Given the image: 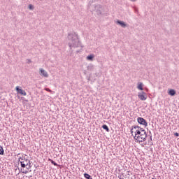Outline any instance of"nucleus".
I'll use <instances>...</instances> for the list:
<instances>
[{"label":"nucleus","instance_id":"9d476101","mask_svg":"<svg viewBox=\"0 0 179 179\" xmlns=\"http://www.w3.org/2000/svg\"><path fill=\"white\" fill-rule=\"evenodd\" d=\"M134 134H135L133 136L136 141V138H138V136H141V135H142V134L141 133V131H139V130H135Z\"/></svg>","mask_w":179,"mask_h":179},{"label":"nucleus","instance_id":"c85d7f7f","mask_svg":"<svg viewBox=\"0 0 179 179\" xmlns=\"http://www.w3.org/2000/svg\"><path fill=\"white\" fill-rule=\"evenodd\" d=\"M150 139H151V141H152V136H150Z\"/></svg>","mask_w":179,"mask_h":179},{"label":"nucleus","instance_id":"39448f33","mask_svg":"<svg viewBox=\"0 0 179 179\" xmlns=\"http://www.w3.org/2000/svg\"><path fill=\"white\" fill-rule=\"evenodd\" d=\"M148 137L147 134H141V136H138L136 138L137 142H145L146 141V138Z\"/></svg>","mask_w":179,"mask_h":179},{"label":"nucleus","instance_id":"ddd939ff","mask_svg":"<svg viewBox=\"0 0 179 179\" xmlns=\"http://www.w3.org/2000/svg\"><path fill=\"white\" fill-rule=\"evenodd\" d=\"M168 94H169V96H176V90L171 89L169 90Z\"/></svg>","mask_w":179,"mask_h":179},{"label":"nucleus","instance_id":"2eb2a0df","mask_svg":"<svg viewBox=\"0 0 179 179\" xmlns=\"http://www.w3.org/2000/svg\"><path fill=\"white\" fill-rule=\"evenodd\" d=\"M94 58V55H90L87 57V61H93Z\"/></svg>","mask_w":179,"mask_h":179},{"label":"nucleus","instance_id":"20e7f679","mask_svg":"<svg viewBox=\"0 0 179 179\" xmlns=\"http://www.w3.org/2000/svg\"><path fill=\"white\" fill-rule=\"evenodd\" d=\"M138 97L140 99V100H142V101H145L146 99H148V96L146 95V92H141L138 93Z\"/></svg>","mask_w":179,"mask_h":179},{"label":"nucleus","instance_id":"6ab92c4d","mask_svg":"<svg viewBox=\"0 0 179 179\" xmlns=\"http://www.w3.org/2000/svg\"><path fill=\"white\" fill-rule=\"evenodd\" d=\"M84 177L86 179H93V178H92V176L88 173H84Z\"/></svg>","mask_w":179,"mask_h":179},{"label":"nucleus","instance_id":"0eeeda50","mask_svg":"<svg viewBox=\"0 0 179 179\" xmlns=\"http://www.w3.org/2000/svg\"><path fill=\"white\" fill-rule=\"evenodd\" d=\"M15 90L17 91V92L19 94H21L22 96H27V93H26V91L25 90H22L20 87H19V86H17L15 87Z\"/></svg>","mask_w":179,"mask_h":179},{"label":"nucleus","instance_id":"4be33fe9","mask_svg":"<svg viewBox=\"0 0 179 179\" xmlns=\"http://www.w3.org/2000/svg\"><path fill=\"white\" fill-rule=\"evenodd\" d=\"M136 131H140V132H143L145 131L143 128L140 127V129H136Z\"/></svg>","mask_w":179,"mask_h":179},{"label":"nucleus","instance_id":"9b49d317","mask_svg":"<svg viewBox=\"0 0 179 179\" xmlns=\"http://www.w3.org/2000/svg\"><path fill=\"white\" fill-rule=\"evenodd\" d=\"M117 24H120L121 26V27H123V28L127 27V24L125 22H124V21L117 20Z\"/></svg>","mask_w":179,"mask_h":179},{"label":"nucleus","instance_id":"b1692460","mask_svg":"<svg viewBox=\"0 0 179 179\" xmlns=\"http://www.w3.org/2000/svg\"><path fill=\"white\" fill-rule=\"evenodd\" d=\"M45 90H46V92H51V90H50V88H45Z\"/></svg>","mask_w":179,"mask_h":179},{"label":"nucleus","instance_id":"7ed1b4c3","mask_svg":"<svg viewBox=\"0 0 179 179\" xmlns=\"http://www.w3.org/2000/svg\"><path fill=\"white\" fill-rule=\"evenodd\" d=\"M90 9L91 10L94 11L97 13V15H101V12H103V6L100 4H94L90 6Z\"/></svg>","mask_w":179,"mask_h":179},{"label":"nucleus","instance_id":"dca6fc26","mask_svg":"<svg viewBox=\"0 0 179 179\" xmlns=\"http://www.w3.org/2000/svg\"><path fill=\"white\" fill-rule=\"evenodd\" d=\"M102 128L103 129H105L106 132H110V129L108 128V126H107L106 124H103Z\"/></svg>","mask_w":179,"mask_h":179},{"label":"nucleus","instance_id":"aec40b11","mask_svg":"<svg viewBox=\"0 0 179 179\" xmlns=\"http://www.w3.org/2000/svg\"><path fill=\"white\" fill-rule=\"evenodd\" d=\"M49 162H50V163H52V164H53V166H58V164H57V162H54V160L49 159Z\"/></svg>","mask_w":179,"mask_h":179},{"label":"nucleus","instance_id":"1a4fd4ad","mask_svg":"<svg viewBox=\"0 0 179 179\" xmlns=\"http://www.w3.org/2000/svg\"><path fill=\"white\" fill-rule=\"evenodd\" d=\"M136 129H141V127L136 126V125H134L131 127V134L132 136H134V132H135V131H136Z\"/></svg>","mask_w":179,"mask_h":179},{"label":"nucleus","instance_id":"6e6552de","mask_svg":"<svg viewBox=\"0 0 179 179\" xmlns=\"http://www.w3.org/2000/svg\"><path fill=\"white\" fill-rule=\"evenodd\" d=\"M40 75L41 76H44V78H48V73L45 71L43 69H40Z\"/></svg>","mask_w":179,"mask_h":179},{"label":"nucleus","instance_id":"5701e85b","mask_svg":"<svg viewBox=\"0 0 179 179\" xmlns=\"http://www.w3.org/2000/svg\"><path fill=\"white\" fill-rule=\"evenodd\" d=\"M141 135H147L146 134V131H140Z\"/></svg>","mask_w":179,"mask_h":179},{"label":"nucleus","instance_id":"f257e3e1","mask_svg":"<svg viewBox=\"0 0 179 179\" xmlns=\"http://www.w3.org/2000/svg\"><path fill=\"white\" fill-rule=\"evenodd\" d=\"M68 38L69 40V46L70 48L74 47L75 48L79 47V38H78V34L76 33L69 34L68 35Z\"/></svg>","mask_w":179,"mask_h":179},{"label":"nucleus","instance_id":"412c9836","mask_svg":"<svg viewBox=\"0 0 179 179\" xmlns=\"http://www.w3.org/2000/svg\"><path fill=\"white\" fill-rule=\"evenodd\" d=\"M29 10H34V6H33L32 4H29Z\"/></svg>","mask_w":179,"mask_h":179},{"label":"nucleus","instance_id":"423d86ee","mask_svg":"<svg viewBox=\"0 0 179 179\" xmlns=\"http://www.w3.org/2000/svg\"><path fill=\"white\" fill-rule=\"evenodd\" d=\"M137 122L141 125H144V127H148V122H146V120H145L143 117H138Z\"/></svg>","mask_w":179,"mask_h":179},{"label":"nucleus","instance_id":"a211bd4d","mask_svg":"<svg viewBox=\"0 0 179 179\" xmlns=\"http://www.w3.org/2000/svg\"><path fill=\"white\" fill-rule=\"evenodd\" d=\"M17 169H18V170H19L17 174H20V173H23L24 174H27V173H29L28 171H22V169H20L18 166H17Z\"/></svg>","mask_w":179,"mask_h":179},{"label":"nucleus","instance_id":"bb28decb","mask_svg":"<svg viewBox=\"0 0 179 179\" xmlns=\"http://www.w3.org/2000/svg\"><path fill=\"white\" fill-rule=\"evenodd\" d=\"M174 135H175V136H179V134H178V133H177V132H176V133H175V134H174Z\"/></svg>","mask_w":179,"mask_h":179},{"label":"nucleus","instance_id":"4468645a","mask_svg":"<svg viewBox=\"0 0 179 179\" xmlns=\"http://www.w3.org/2000/svg\"><path fill=\"white\" fill-rule=\"evenodd\" d=\"M137 89H138V90H143V83H138V86H137Z\"/></svg>","mask_w":179,"mask_h":179},{"label":"nucleus","instance_id":"f03ea898","mask_svg":"<svg viewBox=\"0 0 179 179\" xmlns=\"http://www.w3.org/2000/svg\"><path fill=\"white\" fill-rule=\"evenodd\" d=\"M19 163L21 164L22 169H24L29 166V164H31L30 160H29L26 157L22 156L18 158V164Z\"/></svg>","mask_w":179,"mask_h":179},{"label":"nucleus","instance_id":"393cba45","mask_svg":"<svg viewBox=\"0 0 179 179\" xmlns=\"http://www.w3.org/2000/svg\"><path fill=\"white\" fill-rule=\"evenodd\" d=\"M28 166H29V167H28V168H27V170H29V169H30L31 168V164H28Z\"/></svg>","mask_w":179,"mask_h":179},{"label":"nucleus","instance_id":"f3484780","mask_svg":"<svg viewBox=\"0 0 179 179\" xmlns=\"http://www.w3.org/2000/svg\"><path fill=\"white\" fill-rule=\"evenodd\" d=\"M4 153H5V150H3V147L0 145V155L1 156H3Z\"/></svg>","mask_w":179,"mask_h":179},{"label":"nucleus","instance_id":"f8f14e48","mask_svg":"<svg viewBox=\"0 0 179 179\" xmlns=\"http://www.w3.org/2000/svg\"><path fill=\"white\" fill-rule=\"evenodd\" d=\"M118 178L120 179H124L127 178V175H125L124 173L121 172L119 176H118Z\"/></svg>","mask_w":179,"mask_h":179},{"label":"nucleus","instance_id":"a878e982","mask_svg":"<svg viewBox=\"0 0 179 179\" xmlns=\"http://www.w3.org/2000/svg\"><path fill=\"white\" fill-rule=\"evenodd\" d=\"M27 62H28V64H30V62H31V60L30 59H28Z\"/></svg>","mask_w":179,"mask_h":179},{"label":"nucleus","instance_id":"cd10ccee","mask_svg":"<svg viewBox=\"0 0 179 179\" xmlns=\"http://www.w3.org/2000/svg\"><path fill=\"white\" fill-rule=\"evenodd\" d=\"M20 155V154H17V157H19V155Z\"/></svg>","mask_w":179,"mask_h":179}]
</instances>
